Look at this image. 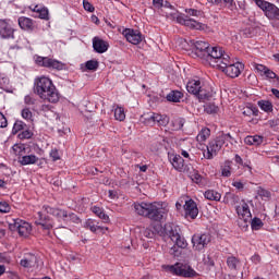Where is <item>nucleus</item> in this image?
I'll use <instances>...</instances> for the list:
<instances>
[{"mask_svg": "<svg viewBox=\"0 0 279 279\" xmlns=\"http://www.w3.org/2000/svg\"><path fill=\"white\" fill-rule=\"evenodd\" d=\"M35 93L49 104H58L60 101V93L53 85V81L47 76H40L35 82Z\"/></svg>", "mask_w": 279, "mask_h": 279, "instance_id": "nucleus-1", "label": "nucleus"}, {"mask_svg": "<svg viewBox=\"0 0 279 279\" xmlns=\"http://www.w3.org/2000/svg\"><path fill=\"white\" fill-rule=\"evenodd\" d=\"M156 236H169L172 243H175L179 247H186L189 243L180 235V227L174 223L168 222L163 227L160 223L150 225Z\"/></svg>", "mask_w": 279, "mask_h": 279, "instance_id": "nucleus-2", "label": "nucleus"}, {"mask_svg": "<svg viewBox=\"0 0 279 279\" xmlns=\"http://www.w3.org/2000/svg\"><path fill=\"white\" fill-rule=\"evenodd\" d=\"M166 17L169 21H172L173 23H178L179 25H184L190 29H198L199 32H204L208 29V26L206 24L202 22H197L194 19H191V16L180 13L175 10H173L172 12L166 13Z\"/></svg>", "mask_w": 279, "mask_h": 279, "instance_id": "nucleus-3", "label": "nucleus"}, {"mask_svg": "<svg viewBox=\"0 0 279 279\" xmlns=\"http://www.w3.org/2000/svg\"><path fill=\"white\" fill-rule=\"evenodd\" d=\"M186 90L190 95L197 97L199 101H208L213 97V90L206 89L199 80H191L186 84Z\"/></svg>", "mask_w": 279, "mask_h": 279, "instance_id": "nucleus-4", "label": "nucleus"}, {"mask_svg": "<svg viewBox=\"0 0 279 279\" xmlns=\"http://www.w3.org/2000/svg\"><path fill=\"white\" fill-rule=\"evenodd\" d=\"M162 269L172 276H179L181 278H195L197 272L187 264L175 263L174 265H163Z\"/></svg>", "mask_w": 279, "mask_h": 279, "instance_id": "nucleus-5", "label": "nucleus"}, {"mask_svg": "<svg viewBox=\"0 0 279 279\" xmlns=\"http://www.w3.org/2000/svg\"><path fill=\"white\" fill-rule=\"evenodd\" d=\"M219 71L225 73L227 77H231L234 80L235 77H239L241 73H243V70L245 69V65L241 62H233L230 57L225 58L223 63L218 68Z\"/></svg>", "mask_w": 279, "mask_h": 279, "instance_id": "nucleus-6", "label": "nucleus"}, {"mask_svg": "<svg viewBox=\"0 0 279 279\" xmlns=\"http://www.w3.org/2000/svg\"><path fill=\"white\" fill-rule=\"evenodd\" d=\"M226 58H230V54L226 53L220 47H209L205 60H208L213 66L219 69L225 62Z\"/></svg>", "mask_w": 279, "mask_h": 279, "instance_id": "nucleus-7", "label": "nucleus"}, {"mask_svg": "<svg viewBox=\"0 0 279 279\" xmlns=\"http://www.w3.org/2000/svg\"><path fill=\"white\" fill-rule=\"evenodd\" d=\"M254 2L269 21H279V8L276 4L265 0H254Z\"/></svg>", "mask_w": 279, "mask_h": 279, "instance_id": "nucleus-8", "label": "nucleus"}, {"mask_svg": "<svg viewBox=\"0 0 279 279\" xmlns=\"http://www.w3.org/2000/svg\"><path fill=\"white\" fill-rule=\"evenodd\" d=\"M16 29L12 26L10 20L0 19V38L1 40H16L14 35Z\"/></svg>", "mask_w": 279, "mask_h": 279, "instance_id": "nucleus-9", "label": "nucleus"}, {"mask_svg": "<svg viewBox=\"0 0 279 279\" xmlns=\"http://www.w3.org/2000/svg\"><path fill=\"white\" fill-rule=\"evenodd\" d=\"M223 147V142L221 141L220 136H217L215 140H211L207 145V151L204 153V158L206 160H213L219 151H221V148Z\"/></svg>", "mask_w": 279, "mask_h": 279, "instance_id": "nucleus-10", "label": "nucleus"}, {"mask_svg": "<svg viewBox=\"0 0 279 279\" xmlns=\"http://www.w3.org/2000/svg\"><path fill=\"white\" fill-rule=\"evenodd\" d=\"M37 215L38 218L35 221L36 226L39 227V230H46V232H49V230L53 228V219H51L49 211H38Z\"/></svg>", "mask_w": 279, "mask_h": 279, "instance_id": "nucleus-11", "label": "nucleus"}, {"mask_svg": "<svg viewBox=\"0 0 279 279\" xmlns=\"http://www.w3.org/2000/svg\"><path fill=\"white\" fill-rule=\"evenodd\" d=\"M36 64H38V66L53 69L56 71H62V69H64V63H62V61L51 59L49 57H37Z\"/></svg>", "mask_w": 279, "mask_h": 279, "instance_id": "nucleus-12", "label": "nucleus"}, {"mask_svg": "<svg viewBox=\"0 0 279 279\" xmlns=\"http://www.w3.org/2000/svg\"><path fill=\"white\" fill-rule=\"evenodd\" d=\"M9 228L21 236H29L32 234V225L25 220H14V223L9 225Z\"/></svg>", "mask_w": 279, "mask_h": 279, "instance_id": "nucleus-13", "label": "nucleus"}, {"mask_svg": "<svg viewBox=\"0 0 279 279\" xmlns=\"http://www.w3.org/2000/svg\"><path fill=\"white\" fill-rule=\"evenodd\" d=\"M134 210H167L169 204L165 202H155V203H134Z\"/></svg>", "mask_w": 279, "mask_h": 279, "instance_id": "nucleus-14", "label": "nucleus"}, {"mask_svg": "<svg viewBox=\"0 0 279 279\" xmlns=\"http://www.w3.org/2000/svg\"><path fill=\"white\" fill-rule=\"evenodd\" d=\"M192 243L196 252H202V250L207 247L208 243H210V234L208 233L194 234L192 236Z\"/></svg>", "mask_w": 279, "mask_h": 279, "instance_id": "nucleus-15", "label": "nucleus"}, {"mask_svg": "<svg viewBox=\"0 0 279 279\" xmlns=\"http://www.w3.org/2000/svg\"><path fill=\"white\" fill-rule=\"evenodd\" d=\"M191 46L194 47V56L196 58L205 59L208 56V49H210V44L202 40H190Z\"/></svg>", "mask_w": 279, "mask_h": 279, "instance_id": "nucleus-16", "label": "nucleus"}, {"mask_svg": "<svg viewBox=\"0 0 279 279\" xmlns=\"http://www.w3.org/2000/svg\"><path fill=\"white\" fill-rule=\"evenodd\" d=\"M52 215L58 219V221H64L65 223H69V221L72 223H80V217L71 210H54Z\"/></svg>", "mask_w": 279, "mask_h": 279, "instance_id": "nucleus-17", "label": "nucleus"}, {"mask_svg": "<svg viewBox=\"0 0 279 279\" xmlns=\"http://www.w3.org/2000/svg\"><path fill=\"white\" fill-rule=\"evenodd\" d=\"M138 215L142 217H147L150 221H156L157 223H162L167 219V211L161 210H140Z\"/></svg>", "mask_w": 279, "mask_h": 279, "instance_id": "nucleus-18", "label": "nucleus"}, {"mask_svg": "<svg viewBox=\"0 0 279 279\" xmlns=\"http://www.w3.org/2000/svg\"><path fill=\"white\" fill-rule=\"evenodd\" d=\"M122 34L131 45H141V43H143V34H141V31L125 28Z\"/></svg>", "mask_w": 279, "mask_h": 279, "instance_id": "nucleus-19", "label": "nucleus"}, {"mask_svg": "<svg viewBox=\"0 0 279 279\" xmlns=\"http://www.w3.org/2000/svg\"><path fill=\"white\" fill-rule=\"evenodd\" d=\"M168 158L175 171H179L180 173H184V171H186V165H184V158H182V156L169 154Z\"/></svg>", "mask_w": 279, "mask_h": 279, "instance_id": "nucleus-20", "label": "nucleus"}, {"mask_svg": "<svg viewBox=\"0 0 279 279\" xmlns=\"http://www.w3.org/2000/svg\"><path fill=\"white\" fill-rule=\"evenodd\" d=\"M239 226L242 230H247L252 221V211L251 210H238Z\"/></svg>", "mask_w": 279, "mask_h": 279, "instance_id": "nucleus-21", "label": "nucleus"}, {"mask_svg": "<svg viewBox=\"0 0 279 279\" xmlns=\"http://www.w3.org/2000/svg\"><path fill=\"white\" fill-rule=\"evenodd\" d=\"M37 264L38 257L32 253H26L20 262L21 267L26 269H32V267H36Z\"/></svg>", "mask_w": 279, "mask_h": 279, "instance_id": "nucleus-22", "label": "nucleus"}, {"mask_svg": "<svg viewBox=\"0 0 279 279\" xmlns=\"http://www.w3.org/2000/svg\"><path fill=\"white\" fill-rule=\"evenodd\" d=\"M29 10L35 13L34 16L41 19L44 21H49V9L43 7L41 4L31 5Z\"/></svg>", "mask_w": 279, "mask_h": 279, "instance_id": "nucleus-23", "label": "nucleus"}, {"mask_svg": "<svg viewBox=\"0 0 279 279\" xmlns=\"http://www.w3.org/2000/svg\"><path fill=\"white\" fill-rule=\"evenodd\" d=\"M17 23L24 32H34V29H36V23L29 17L21 16L19 17Z\"/></svg>", "mask_w": 279, "mask_h": 279, "instance_id": "nucleus-24", "label": "nucleus"}, {"mask_svg": "<svg viewBox=\"0 0 279 279\" xmlns=\"http://www.w3.org/2000/svg\"><path fill=\"white\" fill-rule=\"evenodd\" d=\"M108 43L99 37L93 38V49L96 53H106L108 51Z\"/></svg>", "mask_w": 279, "mask_h": 279, "instance_id": "nucleus-25", "label": "nucleus"}, {"mask_svg": "<svg viewBox=\"0 0 279 279\" xmlns=\"http://www.w3.org/2000/svg\"><path fill=\"white\" fill-rule=\"evenodd\" d=\"M38 160L39 158L36 155H24L19 158V162L22 165V167H27V165H36Z\"/></svg>", "mask_w": 279, "mask_h": 279, "instance_id": "nucleus-26", "label": "nucleus"}, {"mask_svg": "<svg viewBox=\"0 0 279 279\" xmlns=\"http://www.w3.org/2000/svg\"><path fill=\"white\" fill-rule=\"evenodd\" d=\"M244 143H245V145H255V146L262 145L263 144V136H260V135H247L244 138Z\"/></svg>", "mask_w": 279, "mask_h": 279, "instance_id": "nucleus-27", "label": "nucleus"}, {"mask_svg": "<svg viewBox=\"0 0 279 279\" xmlns=\"http://www.w3.org/2000/svg\"><path fill=\"white\" fill-rule=\"evenodd\" d=\"M182 97H184V94H182V92L172 90L167 95L166 99L167 101H172L173 104H180V99H182Z\"/></svg>", "mask_w": 279, "mask_h": 279, "instance_id": "nucleus-28", "label": "nucleus"}, {"mask_svg": "<svg viewBox=\"0 0 279 279\" xmlns=\"http://www.w3.org/2000/svg\"><path fill=\"white\" fill-rule=\"evenodd\" d=\"M84 227L87 229V230H90V232H97V230H100V232H104V230H108V228H104L101 226H97L95 223V220L93 219H87L85 221V225Z\"/></svg>", "mask_w": 279, "mask_h": 279, "instance_id": "nucleus-29", "label": "nucleus"}, {"mask_svg": "<svg viewBox=\"0 0 279 279\" xmlns=\"http://www.w3.org/2000/svg\"><path fill=\"white\" fill-rule=\"evenodd\" d=\"M242 114L244 117H248V118L258 117V108H256L252 105L246 106L243 108Z\"/></svg>", "mask_w": 279, "mask_h": 279, "instance_id": "nucleus-30", "label": "nucleus"}, {"mask_svg": "<svg viewBox=\"0 0 279 279\" xmlns=\"http://www.w3.org/2000/svg\"><path fill=\"white\" fill-rule=\"evenodd\" d=\"M184 210H197V203L193 201V198H190L189 196H185L184 198Z\"/></svg>", "mask_w": 279, "mask_h": 279, "instance_id": "nucleus-31", "label": "nucleus"}, {"mask_svg": "<svg viewBox=\"0 0 279 279\" xmlns=\"http://www.w3.org/2000/svg\"><path fill=\"white\" fill-rule=\"evenodd\" d=\"M220 136V141H222V145H227L230 143V145H236V140L230 134V133H222Z\"/></svg>", "mask_w": 279, "mask_h": 279, "instance_id": "nucleus-32", "label": "nucleus"}, {"mask_svg": "<svg viewBox=\"0 0 279 279\" xmlns=\"http://www.w3.org/2000/svg\"><path fill=\"white\" fill-rule=\"evenodd\" d=\"M210 136V130L208 128L202 129L196 136L197 143H204Z\"/></svg>", "mask_w": 279, "mask_h": 279, "instance_id": "nucleus-33", "label": "nucleus"}, {"mask_svg": "<svg viewBox=\"0 0 279 279\" xmlns=\"http://www.w3.org/2000/svg\"><path fill=\"white\" fill-rule=\"evenodd\" d=\"M204 195L206 199H210L214 202H219V199H221V194L214 190H207Z\"/></svg>", "mask_w": 279, "mask_h": 279, "instance_id": "nucleus-34", "label": "nucleus"}, {"mask_svg": "<svg viewBox=\"0 0 279 279\" xmlns=\"http://www.w3.org/2000/svg\"><path fill=\"white\" fill-rule=\"evenodd\" d=\"M155 123L161 125L162 128L169 125V117L155 113Z\"/></svg>", "mask_w": 279, "mask_h": 279, "instance_id": "nucleus-35", "label": "nucleus"}, {"mask_svg": "<svg viewBox=\"0 0 279 279\" xmlns=\"http://www.w3.org/2000/svg\"><path fill=\"white\" fill-rule=\"evenodd\" d=\"M258 106L260 110H264V112H272L274 111V105L269 100H259Z\"/></svg>", "mask_w": 279, "mask_h": 279, "instance_id": "nucleus-36", "label": "nucleus"}, {"mask_svg": "<svg viewBox=\"0 0 279 279\" xmlns=\"http://www.w3.org/2000/svg\"><path fill=\"white\" fill-rule=\"evenodd\" d=\"M25 128H27V124H25V122L21 120H16L15 123L13 124L12 134L15 135V134H19V132H23Z\"/></svg>", "mask_w": 279, "mask_h": 279, "instance_id": "nucleus-37", "label": "nucleus"}, {"mask_svg": "<svg viewBox=\"0 0 279 279\" xmlns=\"http://www.w3.org/2000/svg\"><path fill=\"white\" fill-rule=\"evenodd\" d=\"M142 120L146 125H155L156 113H144Z\"/></svg>", "mask_w": 279, "mask_h": 279, "instance_id": "nucleus-38", "label": "nucleus"}, {"mask_svg": "<svg viewBox=\"0 0 279 279\" xmlns=\"http://www.w3.org/2000/svg\"><path fill=\"white\" fill-rule=\"evenodd\" d=\"M204 110L205 112H207V114H217V112L219 111V107H217V105L213 102H208L204 105Z\"/></svg>", "mask_w": 279, "mask_h": 279, "instance_id": "nucleus-39", "label": "nucleus"}, {"mask_svg": "<svg viewBox=\"0 0 279 279\" xmlns=\"http://www.w3.org/2000/svg\"><path fill=\"white\" fill-rule=\"evenodd\" d=\"M114 119L116 121H125V110L123 107H117L114 109Z\"/></svg>", "mask_w": 279, "mask_h": 279, "instance_id": "nucleus-40", "label": "nucleus"}, {"mask_svg": "<svg viewBox=\"0 0 279 279\" xmlns=\"http://www.w3.org/2000/svg\"><path fill=\"white\" fill-rule=\"evenodd\" d=\"M32 136H34V132H32L29 129H24L17 134V138H20V141H27L32 138Z\"/></svg>", "mask_w": 279, "mask_h": 279, "instance_id": "nucleus-41", "label": "nucleus"}, {"mask_svg": "<svg viewBox=\"0 0 279 279\" xmlns=\"http://www.w3.org/2000/svg\"><path fill=\"white\" fill-rule=\"evenodd\" d=\"M221 175L223 178H230V175H232V168L230 167V161L225 162V166L221 168Z\"/></svg>", "mask_w": 279, "mask_h": 279, "instance_id": "nucleus-42", "label": "nucleus"}, {"mask_svg": "<svg viewBox=\"0 0 279 279\" xmlns=\"http://www.w3.org/2000/svg\"><path fill=\"white\" fill-rule=\"evenodd\" d=\"M227 265L229 269L236 270V267H239V258L234 256H230L227 258Z\"/></svg>", "mask_w": 279, "mask_h": 279, "instance_id": "nucleus-43", "label": "nucleus"}, {"mask_svg": "<svg viewBox=\"0 0 279 279\" xmlns=\"http://www.w3.org/2000/svg\"><path fill=\"white\" fill-rule=\"evenodd\" d=\"M264 223L263 220L258 217H255L251 219V228L252 230H260L263 228Z\"/></svg>", "mask_w": 279, "mask_h": 279, "instance_id": "nucleus-44", "label": "nucleus"}, {"mask_svg": "<svg viewBox=\"0 0 279 279\" xmlns=\"http://www.w3.org/2000/svg\"><path fill=\"white\" fill-rule=\"evenodd\" d=\"M85 69L87 71H97V69H99V61H97V60L86 61Z\"/></svg>", "mask_w": 279, "mask_h": 279, "instance_id": "nucleus-45", "label": "nucleus"}, {"mask_svg": "<svg viewBox=\"0 0 279 279\" xmlns=\"http://www.w3.org/2000/svg\"><path fill=\"white\" fill-rule=\"evenodd\" d=\"M99 219H101L102 223H110V216L106 214L104 210H95L94 211Z\"/></svg>", "mask_w": 279, "mask_h": 279, "instance_id": "nucleus-46", "label": "nucleus"}, {"mask_svg": "<svg viewBox=\"0 0 279 279\" xmlns=\"http://www.w3.org/2000/svg\"><path fill=\"white\" fill-rule=\"evenodd\" d=\"M184 123H186V121L183 118H178L172 121V128L175 131L182 130V128H184Z\"/></svg>", "mask_w": 279, "mask_h": 279, "instance_id": "nucleus-47", "label": "nucleus"}, {"mask_svg": "<svg viewBox=\"0 0 279 279\" xmlns=\"http://www.w3.org/2000/svg\"><path fill=\"white\" fill-rule=\"evenodd\" d=\"M21 114L22 118L25 119V121H34V113H32V110H29V108H24Z\"/></svg>", "mask_w": 279, "mask_h": 279, "instance_id": "nucleus-48", "label": "nucleus"}, {"mask_svg": "<svg viewBox=\"0 0 279 279\" xmlns=\"http://www.w3.org/2000/svg\"><path fill=\"white\" fill-rule=\"evenodd\" d=\"M257 195H259V197H262V199H269L271 197V192H269L268 190H265L263 187H258Z\"/></svg>", "mask_w": 279, "mask_h": 279, "instance_id": "nucleus-49", "label": "nucleus"}, {"mask_svg": "<svg viewBox=\"0 0 279 279\" xmlns=\"http://www.w3.org/2000/svg\"><path fill=\"white\" fill-rule=\"evenodd\" d=\"M181 250H184L185 247H181L179 246L175 242H174V245L170 248V254L171 256H174V257H178L180 256V254H182V251Z\"/></svg>", "mask_w": 279, "mask_h": 279, "instance_id": "nucleus-50", "label": "nucleus"}, {"mask_svg": "<svg viewBox=\"0 0 279 279\" xmlns=\"http://www.w3.org/2000/svg\"><path fill=\"white\" fill-rule=\"evenodd\" d=\"M199 215L198 210H187L184 214L185 219H187V221H191V219H197V216Z\"/></svg>", "mask_w": 279, "mask_h": 279, "instance_id": "nucleus-51", "label": "nucleus"}, {"mask_svg": "<svg viewBox=\"0 0 279 279\" xmlns=\"http://www.w3.org/2000/svg\"><path fill=\"white\" fill-rule=\"evenodd\" d=\"M240 205L242 210H250V208H254V202L252 201L242 199Z\"/></svg>", "mask_w": 279, "mask_h": 279, "instance_id": "nucleus-52", "label": "nucleus"}, {"mask_svg": "<svg viewBox=\"0 0 279 279\" xmlns=\"http://www.w3.org/2000/svg\"><path fill=\"white\" fill-rule=\"evenodd\" d=\"M190 178L196 184H199V182H202V174H199V172H197L196 170L190 173Z\"/></svg>", "mask_w": 279, "mask_h": 279, "instance_id": "nucleus-53", "label": "nucleus"}, {"mask_svg": "<svg viewBox=\"0 0 279 279\" xmlns=\"http://www.w3.org/2000/svg\"><path fill=\"white\" fill-rule=\"evenodd\" d=\"M254 69L257 71V73H259L260 75H265V73L267 72V70L269 68H267L264 64H259V63H254Z\"/></svg>", "mask_w": 279, "mask_h": 279, "instance_id": "nucleus-54", "label": "nucleus"}, {"mask_svg": "<svg viewBox=\"0 0 279 279\" xmlns=\"http://www.w3.org/2000/svg\"><path fill=\"white\" fill-rule=\"evenodd\" d=\"M144 236H146V239H154L156 236L151 226L144 231Z\"/></svg>", "mask_w": 279, "mask_h": 279, "instance_id": "nucleus-55", "label": "nucleus"}, {"mask_svg": "<svg viewBox=\"0 0 279 279\" xmlns=\"http://www.w3.org/2000/svg\"><path fill=\"white\" fill-rule=\"evenodd\" d=\"M14 154H21L22 151H25V145L23 144H15L12 147Z\"/></svg>", "mask_w": 279, "mask_h": 279, "instance_id": "nucleus-56", "label": "nucleus"}, {"mask_svg": "<svg viewBox=\"0 0 279 279\" xmlns=\"http://www.w3.org/2000/svg\"><path fill=\"white\" fill-rule=\"evenodd\" d=\"M83 8L86 10V12H95V7L87 0H83Z\"/></svg>", "mask_w": 279, "mask_h": 279, "instance_id": "nucleus-57", "label": "nucleus"}, {"mask_svg": "<svg viewBox=\"0 0 279 279\" xmlns=\"http://www.w3.org/2000/svg\"><path fill=\"white\" fill-rule=\"evenodd\" d=\"M264 75L267 77V80H278V75H276L269 68L266 70Z\"/></svg>", "mask_w": 279, "mask_h": 279, "instance_id": "nucleus-58", "label": "nucleus"}, {"mask_svg": "<svg viewBox=\"0 0 279 279\" xmlns=\"http://www.w3.org/2000/svg\"><path fill=\"white\" fill-rule=\"evenodd\" d=\"M24 104H26V106H34V104H36V100L31 95H27L24 97Z\"/></svg>", "mask_w": 279, "mask_h": 279, "instance_id": "nucleus-59", "label": "nucleus"}, {"mask_svg": "<svg viewBox=\"0 0 279 279\" xmlns=\"http://www.w3.org/2000/svg\"><path fill=\"white\" fill-rule=\"evenodd\" d=\"M50 158H52L53 162H56L57 160H60V153L58 151L57 148L50 151Z\"/></svg>", "mask_w": 279, "mask_h": 279, "instance_id": "nucleus-60", "label": "nucleus"}, {"mask_svg": "<svg viewBox=\"0 0 279 279\" xmlns=\"http://www.w3.org/2000/svg\"><path fill=\"white\" fill-rule=\"evenodd\" d=\"M0 128H8V118L0 112Z\"/></svg>", "mask_w": 279, "mask_h": 279, "instance_id": "nucleus-61", "label": "nucleus"}, {"mask_svg": "<svg viewBox=\"0 0 279 279\" xmlns=\"http://www.w3.org/2000/svg\"><path fill=\"white\" fill-rule=\"evenodd\" d=\"M11 208L10 203L7 201H0V210H10Z\"/></svg>", "mask_w": 279, "mask_h": 279, "instance_id": "nucleus-62", "label": "nucleus"}, {"mask_svg": "<svg viewBox=\"0 0 279 279\" xmlns=\"http://www.w3.org/2000/svg\"><path fill=\"white\" fill-rule=\"evenodd\" d=\"M185 12L189 16H199V11L195 9H185Z\"/></svg>", "mask_w": 279, "mask_h": 279, "instance_id": "nucleus-63", "label": "nucleus"}, {"mask_svg": "<svg viewBox=\"0 0 279 279\" xmlns=\"http://www.w3.org/2000/svg\"><path fill=\"white\" fill-rule=\"evenodd\" d=\"M232 186H234V189H238V191H243V189H245V185L241 181H234L232 183Z\"/></svg>", "mask_w": 279, "mask_h": 279, "instance_id": "nucleus-64", "label": "nucleus"}]
</instances>
